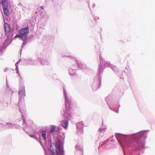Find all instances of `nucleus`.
Here are the masks:
<instances>
[{
	"label": "nucleus",
	"instance_id": "ddd939ff",
	"mask_svg": "<svg viewBox=\"0 0 155 155\" xmlns=\"http://www.w3.org/2000/svg\"><path fill=\"white\" fill-rule=\"evenodd\" d=\"M3 1V0H0V3Z\"/></svg>",
	"mask_w": 155,
	"mask_h": 155
},
{
	"label": "nucleus",
	"instance_id": "9d476101",
	"mask_svg": "<svg viewBox=\"0 0 155 155\" xmlns=\"http://www.w3.org/2000/svg\"><path fill=\"white\" fill-rule=\"evenodd\" d=\"M8 8H3L4 10V13L7 16L9 14V11Z\"/></svg>",
	"mask_w": 155,
	"mask_h": 155
},
{
	"label": "nucleus",
	"instance_id": "f03ea898",
	"mask_svg": "<svg viewBox=\"0 0 155 155\" xmlns=\"http://www.w3.org/2000/svg\"><path fill=\"white\" fill-rule=\"evenodd\" d=\"M134 145L138 150H140L143 148L144 145V142L142 137L135 140Z\"/></svg>",
	"mask_w": 155,
	"mask_h": 155
},
{
	"label": "nucleus",
	"instance_id": "f8f14e48",
	"mask_svg": "<svg viewBox=\"0 0 155 155\" xmlns=\"http://www.w3.org/2000/svg\"><path fill=\"white\" fill-rule=\"evenodd\" d=\"M20 35H16L15 36V37H19V38H20Z\"/></svg>",
	"mask_w": 155,
	"mask_h": 155
},
{
	"label": "nucleus",
	"instance_id": "0eeeda50",
	"mask_svg": "<svg viewBox=\"0 0 155 155\" xmlns=\"http://www.w3.org/2000/svg\"><path fill=\"white\" fill-rule=\"evenodd\" d=\"M1 3L2 4L3 8H8V3L5 0L3 1Z\"/></svg>",
	"mask_w": 155,
	"mask_h": 155
},
{
	"label": "nucleus",
	"instance_id": "6e6552de",
	"mask_svg": "<svg viewBox=\"0 0 155 155\" xmlns=\"http://www.w3.org/2000/svg\"><path fill=\"white\" fill-rule=\"evenodd\" d=\"M46 132L45 131L43 130L42 132L41 136L43 138L44 140L46 141Z\"/></svg>",
	"mask_w": 155,
	"mask_h": 155
},
{
	"label": "nucleus",
	"instance_id": "9b49d317",
	"mask_svg": "<svg viewBox=\"0 0 155 155\" xmlns=\"http://www.w3.org/2000/svg\"><path fill=\"white\" fill-rule=\"evenodd\" d=\"M25 90L24 88H23L22 90H21V91H19V92L18 93V94H25ZM24 95L25 96V94Z\"/></svg>",
	"mask_w": 155,
	"mask_h": 155
},
{
	"label": "nucleus",
	"instance_id": "dca6fc26",
	"mask_svg": "<svg viewBox=\"0 0 155 155\" xmlns=\"http://www.w3.org/2000/svg\"><path fill=\"white\" fill-rule=\"evenodd\" d=\"M41 8L42 9H43L44 8H43V7H41Z\"/></svg>",
	"mask_w": 155,
	"mask_h": 155
},
{
	"label": "nucleus",
	"instance_id": "f257e3e1",
	"mask_svg": "<svg viewBox=\"0 0 155 155\" xmlns=\"http://www.w3.org/2000/svg\"><path fill=\"white\" fill-rule=\"evenodd\" d=\"M55 149L52 145L50 146V150L53 155H62V152L60 148V141H57L54 144Z\"/></svg>",
	"mask_w": 155,
	"mask_h": 155
},
{
	"label": "nucleus",
	"instance_id": "2eb2a0df",
	"mask_svg": "<svg viewBox=\"0 0 155 155\" xmlns=\"http://www.w3.org/2000/svg\"><path fill=\"white\" fill-rule=\"evenodd\" d=\"M35 138L36 139L38 140V138L36 137H35Z\"/></svg>",
	"mask_w": 155,
	"mask_h": 155
},
{
	"label": "nucleus",
	"instance_id": "39448f33",
	"mask_svg": "<svg viewBox=\"0 0 155 155\" xmlns=\"http://www.w3.org/2000/svg\"><path fill=\"white\" fill-rule=\"evenodd\" d=\"M50 132L52 133L55 131H58L59 130L58 127H57L51 125L50 128Z\"/></svg>",
	"mask_w": 155,
	"mask_h": 155
},
{
	"label": "nucleus",
	"instance_id": "1a4fd4ad",
	"mask_svg": "<svg viewBox=\"0 0 155 155\" xmlns=\"http://www.w3.org/2000/svg\"><path fill=\"white\" fill-rule=\"evenodd\" d=\"M65 102L66 107H67L68 108H69L70 105V102L66 97H65Z\"/></svg>",
	"mask_w": 155,
	"mask_h": 155
},
{
	"label": "nucleus",
	"instance_id": "4468645a",
	"mask_svg": "<svg viewBox=\"0 0 155 155\" xmlns=\"http://www.w3.org/2000/svg\"><path fill=\"white\" fill-rule=\"evenodd\" d=\"M138 135L139 136H140V135H141L140 134H138Z\"/></svg>",
	"mask_w": 155,
	"mask_h": 155
},
{
	"label": "nucleus",
	"instance_id": "423d86ee",
	"mask_svg": "<svg viewBox=\"0 0 155 155\" xmlns=\"http://www.w3.org/2000/svg\"><path fill=\"white\" fill-rule=\"evenodd\" d=\"M4 29L6 32H8L10 31V26L7 23L4 25Z\"/></svg>",
	"mask_w": 155,
	"mask_h": 155
},
{
	"label": "nucleus",
	"instance_id": "7ed1b4c3",
	"mask_svg": "<svg viewBox=\"0 0 155 155\" xmlns=\"http://www.w3.org/2000/svg\"><path fill=\"white\" fill-rule=\"evenodd\" d=\"M29 31L28 28L27 27L25 28L22 29L19 31V33L20 34V37L24 41L27 38V33H28Z\"/></svg>",
	"mask_w": 155,
	"mask_h": 155
},
{
	"label": "nucleus",
	"instance_id": "20e7f679",
	"mask_svg": "<svg viewBox=\"0 0 155 155\" xmlns=\"http://www.w3.org/2000/svg\"><path fill=\"white\" fill-rule=\"evenodd\" d=\"M61 126L64 129H66L68 126V121L67 120H64L61 122Z\"/></svg>",
	"mask_w": 155,
	"mask_h": 155
}]
</instances>
